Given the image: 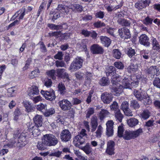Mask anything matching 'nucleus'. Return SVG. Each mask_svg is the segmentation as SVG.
Segmentation results:
<instances>
[{"instance_id": "nucleus-1", "label": "nucleus", "mask_w": 160, "mask_h": 160, "mask_svg": "<svg viewBox=\"0 0 160 160\" xmlns=\"http://www.w3.org/2000/svg\"><path fill=\"white\" fill-rule=\"evenodd\" d=\"M42 142L47 146H55L57 144L58 140L52 134H46L43 136Z\"/></svg>"}, {"instance_id": "nucleus-2", "label": "nucleus", "mask_w": 160, "mask_h": 160, "mask_svg": "<svg viewBox=\"0 0 160 160\" xmlns=\"http://www.w3.org/2000/svg\"><path fill=\"white\" fill-rule=\"evenodd\" d=\"M83 62V59L82 57H77L71 63L68 70L72 72L81 68L82 66Z\"/></svg>"}, {"instance_id": "nucleus-3", "label": "nucleus", "mask_w": 160, "mask_h": 160, "mask_svg": "<svg viewBox=\"0 0 160 160\" xmlns=\"http://www.w3.org/2000/svg\"><path fill=\"white\" fill-rule=\"evenodd\" d=\"M27 134L24 133H22L20 134L17 142V147L22 148L28 143V136H27Z\"/></svg>"}, {"instance_id": "nucleus-4", "label": "nucleus", "mask_w": 160, "mask_h": 160, "mask_svg": "<svg viewBox=\"0 0 160 160\" xmlns=\"http://www.w3.org/2000/svg\"><path fill=\"white\" fill-rule=\"evenodd\" d=\"M41 93L45 99L47 100L52 101L55 99L56 97L55 92L52 89H51L49 91L42 90Z\"/></svg>"}, {"instance_id": "nucleus-5", "label": "nucleus", "mask_w": 160, "mask_h": 160, "mask_svg": "<svg viewBox=\"0 0 160 160\" xmlns=\"http://www.w3.org/2000/svg\"><path fill=\"white\" fill-rule=\"evenodd\" d=\"M146 72L148 76L152 78H154L155 75L157 76H158L160 73L159 68L156 66L150 67L148 68Z\"/></svg>"}, {"instance_id": "nucleus-6", "label": "nucleus", "mask_w": 160, "mask_h": 160, "mask_svg": "<svg viewBox=\"0 0 160 160\" xmlns=\"http://www.w3.org/2000/svg\"><path fill=\"white\" fill-rule=\"evenodd\" d=\"M113 97L112 93L104 92L102 93L101 99L104 104H109L112 100Z\"/></svg>"}, {"instance_id": "nucleus-7", "label": "nucleus", "mask_w": 160, "mask_h": 160, "mask_svg": "<svg viewBox=\"0 0 160 160\" xmlns=\"http://www.w3.org/2000/svg\"><path fill=\"white\" fill-rule=\"evenodd\" d=\"M60 136L62 141L65 142L70 141L72 137L71 132L67 129L63 130L61 132Z\"/></svg>"}, {"instance_id": "nucleus-8", "label": "nucleus", "mask_w": 160, "mask_h": 160, "mask_svg": "<svg viewBox=\"0 0 160 160\" xmlns=\"http://www.w3.org/2000/svg\"><path fill=\"white\" fill-rule=\"evenodd\" d=\"M90 50L93 54H102L104 52V50L102 47L97 44L92 45L91 46Z\"/></svg>"}, {"instance_id": "nucleus-9", "label": "nucleus", "mask_w": 160, "mask_h": 160, "mask_svg": "<svg viewBox=\"0 0 160 160\" xmlns=\"http://www.w3.org/2000/svg\"><path fill=\"white\" fill-rule=\"evenodd\" d=\"M58 105L63 111L68 110L72 106L71 103L66 99H63L59 101Z\"/></svg>"}, {"instance_id": "nucleus-10", "label": "nucleus", "mask_w": 160, "mask_h": 160, "mask_svg": "<svg viewBox=\"0 0 160 160\" xmlns=\"http://www.w3.org/2000/svg\"><path fill=\"white\" fill-rule=\"evenodd\" d=\"M118 32L119 35L122 39H124L130 38L131 37L129 29L125 27L119 29Z\"/></svg>"}, {"instance_id": "nucleus-11", "label": "nucleus", "mask_w": 160, "mask_h": 160, "mask_svg": "<svg viewBox=\"0 0 160 160\" xmlns=\"http://www.w3.org/2000/svg\"><path fill=\"white\" fill-rule=\"evenodd\" d=\"M57 76L61 78H66L68 81H69V75L66 72V70L64 68H58L56 70Z\"/></svg>"}, {"instance_id": "nucleus-12", "label": "nucleus", "mask_w": 160, "mask_h": 160, "mask_svg": "<svg viewBox=\"0 0 160 160\" xmlns=\"http://www.w3.org/2000/svg\"><path fill=\"white\" fill-rule=\"evenodd\" d=\"M139 42L145 47H149L150 42H149V38L145 34H142L139 38Z\"/></svg>"}, {"instance_id": "nucleus-13", "label": "nucleus", "mask_w": 160, "mask_h": 160, "mask_svg": "<svg viewBox=\"0 0 160 160\" xmlns=\"http://www.w3.org/2000/svg\"><path fill=\"white\" fill-rule=\"evenodd\" d=\"M107 148L106 152L109 155H112L114 154L115 142L112 141H109L107 143Z\"/></svg>"}, {"instance_id": "nucleus-14", "label": "nucleus", "mask_w": 160, "mask_h": 160, "mask_svg": "<svg viewBox=\"0 0 160 160\" xmlns=\"http://www.w3.org/2000/svg\"><path fill=\"white\" fill-rule=\"evenodd\" d=\"M122 86L121 85H119L118 86H112L110 88L111 92L115 96H119L122 92Z\"/></svg>"}, {"instance_id": "nucleus-15", "label": "nucleus", "mask_w": 160, "mask_h": 160, "mask_svg": "<svg viewBox=\"0 0 160 160\" xmlns=\"http://www.w3.org/2000/svg\"><path fill=\"white\" fill-rule=\"evenodd\" d=\"M133 94L137 99L140 101H141L144 99L147 98L148 97L147 93H143V92H140L136 89L134 90Z\"/></svg>"}, {"instance_id": "nucleus-16", "label": "nucleus", "mask_w": 160, "mask_h": 160, "mask_svg": "<svg viewBox=\"0 0 160 160\" xmlns=\"http://www.w3.org/2000/svg\"><path fill=\"white\" fill-rule=\"evenodd\" d=\"M90 125L91 127V131L92 132H94L98 125V118L95 116H93L91 118Z\"/></svg>"}, {"instance_id": "nucleus-17", "label": "nucleus", "mask_w": 160, "mask_h": 160, "mask_svg": "<svg viewBox=\"0 0 160 160\" xmlns=\"http://www.w3.org/2000/svg\"><path fill=\"white\" fill-rule=\"evenodd\" d=\"M101 42L105 47H108L111 42V40L106 36H101L100 37Z\"/></svg>"}, {"instance_id": "nucleus-18", "label": "nucleus", "mask_w": 160, "mask_h": 160, "mask_svg": "<svg viewBox=\"0 0 160 160\" xmlns=\"http://www.w3.org/2000/svg\"><path fill=\"white\" fill-rule=\"evenodd\" d=\"M76 47L80 51H86L87 50V48L85 40L82 39L80 42L77 43Z\"/></svg>"}, {"instance_id": "nucleus-19", "label": "nucleus", "mask_w": 160, "mask_h": 160, "mask_svg": "<svg viewBox=\"0 0 160 160\" xmlns=\"http://www.w3.org/2000/svg\"><path fill=\"white\" fill-rule=\"evenodd\" d=\"M33 120L35 126L41 127L42 125V116L37 114L33 118Z\"/></svg>"}, {"instance_id": "nucleus-20", "label": "nucleus", "mask_w": 160, "mask_h": 160, "mask_svg": "<svg viewBox=\"0 0 160 160\" xmlns=\"http://www.w3.org/2000/svg\"><path fill=\"white\" fill-rule=\"evenodd\" d=\"M39 127L38 126L34 125L31 128H29V131L32 132L34 137H36L40 134V132L38 128Z\"/></svg>"}, {"instance_id": "nucleus-21", "label": "nucleus", "mask_w": 160, "mask_h": 160, "mask_svg": "<svg viewBox=\"0 0 160 160\" xmlns=\"http://www.w3.org/2000/svg\"><path fill=\"white\" fill-rule=\"evenodd\" d=\"M23 105L25 108L27 112H29L34 111V108L31 105V103H30L29 102L26 101H23Z\"/></svg>"}, {"instance_id": "nucleus-22", "label": "nucleus", "mask_w": 160, "mask_h": 160, "mask_svg": "<svg viewBox=\"0 0 160 160\" xmlns=\"http://www.w3.org/2000/svg\"><path fill=\"white\" fill-rule=\"evenodd\" d=\"M117 22L119 24L122 26L130 27V22L123 18H118Z\"/></svg>"}, {"instance_id": "nucleus-23", "label": "nucleus", "mask_w": 160, "mask_h": 160, "mask_svg": "<svg viewBox=\"0 0 160 160\" xmlns=\"http://www.w3.org/2000/svg\"><path fill=\"white\" fill-rule=\"evenodd\" d=\"M39 93V90L38 87L36 86H33L28 92V95L31 97L35 95H37Z\"/></svg>"}, {"instance_id": "nucleus-24", "label": "nucleus", "mask_w": 160, "mask_h": 160, "mask_svg": "<svg viewBox=\"0 0 160 160\" xmlns=\"http://www.w3.org/2000/svg\"><path fill=\"white\" fill-rule=\"evenodd\" d=\"M138 120L135 118H131L128 120L127 123L128 125L131 127H133L138 124Z\"/></svg>"}, {"instance_id": "nucleus-25", "label": "nucleus", "mask_w": 160, "mask_h": 160, "mask_svg": "<svg viewBox=\"0 0 160 160\" xmlns=\"http://www.w3.org/2000/svg\"><path fill=\"white\" fill-rule=\"evenodd\" d=\"M122 79L121 77L113 76V78H111V82L112 83V86H118L119 85H121L119 82H120L121 80Z\"/></svg>"}, {"instance_id": "nucleus-26", "label": "nucleus", "mask_w": 160, "mask_h": 160, "mask_svg": "<svg viewBox=\"0 0 160 160\" xmlns=\"http://www.w3.org/2000/svg\"><path fill=\"white\" fill-rule=\"evenodd\" d=\"M152 48L154 50L158 51L160 49V45L156 38L152 37Z\"/></svg>"}, {"instance_id": "nucleus-27", "label": "nucleus", "mask_w": 160, "mask_h": 160, "mask_svg": "<svg viewBox=\"0 0 160 160\" xmlns=\"http://www.w3.org/2000/svg\"><path fill=\"white\" fill-rule=\"evenodd\" d=\"M58 91L61 95H64L66 92V88L64 84L62 82L59 83L58 85Z\"/></svg>"}, {"instance_id": "nucleus-28", "label": "nucleus", "mask_w": 160, "mask_h": 160, "mask_svg": "<svg viewBox=\"0 0 160 160\" xmlns=\"http://www.w3.org/2000/svg\"><path fill=\"white\" fill-rule=\"evenodd\" d=\"M71 8L74 11L81 12L83 10V7L80 5L78 4H74L72 5Z\"/></svg>"}, {"instance_id": "nucleus-29", "label": "nucleus", "mask_w": 160, "mask_h": 160, "mask_svg": "<svg viewBox=\"0 0 160 160\" xmlns=\"http://www.w3.org/2000/svg\"><path fill=\"white\" fill-rule=\"evenodd\" d=\"M114 115L117 121L121 122L123 118V115L121 112L120 110H118L114 112Z\"/></svg>"}, {"instance_id": "nucleus-30", "label": "nucleus", "mask_w": 160, "mask_h": 160, "mask_svg": "<svg viewBox=\"0 0 160 160\" xmlns=\"http://www.w3.org/2000/svg\"><path fill=\"white\" fill-rule=\"evenodd\" d=\"M125 52L130 58H132L136 54L135 49L131 47L125 49Z\"/></svg>"}, {"instance_id": "nucleus-31", "label": "nucleus", "mask_w": 160, "mask_h": 160, "mask_svg": "<svg viewBox=\"0 0 160 160\" xmlns=\"http://www.w3.org/2000/svg\"><path fill=\"white\" fill-rule=\"evenodd\" d=\"M125 140H129L133 138L132 131H126L124 133V135L122 137Z\"/></svg>"}, {"instance_id": "nucleus-32", "label": "nucleus", "mask_w": 160, "mask_h": 160, "mask_svg": "<svg viewBox=\"0 0 160 160\" xmlns=\"http://www.w3.org/2000/svg\"><path fill=\"white\" fill-rule=\"evenodd\" d=\"M67 9V8L66 6L59 4L55 10L60 13H63L66 12Z\"/></svg>"}, {"instance_id": "nucleus-33", "label": "nucleus", "mask_w": 160, "mask_h": 160, "mask_svg": "<svg viewBox=\"0 0 160 160\" xmlns=\"http://www.w3.org/2000/svg\"><path fill=\"white\" fill-rule=\"evenodd\" d=\"M109 112L106 110L102 109L100 111L99 117L100 119L102 120L107 116L109 115Z\"/></svg>"}, {"instance_id": "nucleus-34", "label": "nucleus", "mask_w": 160, "mask_h": 160, "mask_svg": "<svg viewBox=\"0 0 160 160\" xmlns=\"http://www.w3.org/2000/svg\"><path fill=\"white\" fill-rule=\"evenodd\" d=\"M36 108L38 111L44 113L47 110V105L46 103H41L40 104L37 105Z\"/></svg>"}, {"instance_id": "nucleus-35", "label": "nucleus", "mask_w": 160, "mask_h": 160, "mask_svg": "<svg viewBox=\"0 0 160 160\" xmlns=\"http://www.w3.org/2000/svg\"><path fill=\"white\" fill-rule=\"evenodd\" d=\"M151 112L148 110H145L140 114V117L146 120L150 116Z\"/></svg>"}, {"instance_id": "nucleus-36", "label": "nucleus", "mask_w": 160, "mask_h": 160, "mask_svg": "<svg viewBox=\"0 0 160 160\" xmlns=\"http://www.w3.org/2000/svg\"><path fill=\"white\" fill-rule=\"evenodd\" d=\"M85 139L81 136L78 135L74 138V142H78L82 145L85 142Z\"/></svg>"}, {"instance_id": "nucleus-37", "label": "nucleus", "mask_w": 160, "mask_h": 160, "mask_svg": "<svg viewBox=\"0 0 160 160\" xmlns=\"http://www.w3.org/2000/svg\"><path fill=\"white\" fill-rule=\"evenodd\" d=\"M7 146L9 148H12L15 147H17V142L16 143V140L14 138H12L9 141L8 144L4 145V148H5Z\"/></svg>"}, {"instance_id": "nucleus-38", "label": "nucleus", "mask_w": 160, "mask_h": 160, "mask_svg": "<svg viewBox=\"0 0 160 160\" xmlns=\"http://www.w3.org/2000/svg\"><path fill=\"white\" fill-rule=\"evenodd\" d=\"M81 149L87 155L89 154L92 152V148L89 143H87L85 146L82 147Z\"/></svg>"}, {"instance_id": "nucleus-39", "label": "nucleus", "mask_w": 160, "mask_h": 160, "mask_svg": "<svg viewBox=\"0 0 160 160\" xmlns=\"http://www.w3.org/2000/svg\"><path fill=\"white\" fill-rule=\"evenodd\" d=\"M40 73V71L38 68H37L35 69L31 72L29 74V77L31 79H33L38 77Z\"/></svg>"}, {"instance_id": "nucleus-40", "label": "nucleus", "mask_w": 160, "mask_h": 160, "mask_svg": "<svg viewBox=\"0 0 160 160\" xmlns=\"http://www.w3.org/2000/svg\"><path fill=\"white\" fill-rule=\"evenodd\" d=\"M115 68L113 66H109L107 69L106 72L107 76H109L112 75L114 74L115 72Z\"/></svg>"}, {"instance_id": "nucleus-41", "label": "nucleus", "mask_w": 160, "mask_h": 160, "mask_svg": "<svg viewBox=\"0 0 160 160\" xmlns=\"http://www.w3.org/2000/svg\"><path fill=\"white\" fill-rule=\"evenodd\" d=\"M138 69V66L137 64L134 65V64H131L127 69V71L129 72H135Z\"/></svg>"}, {"instance_id": "nucleus-42", "label": "nucleus", "mask_w": 160, "mask_h": 160, "mask_svg": "<svg viewBox=\"0 0 160 160\" xmlns=\"http://www.w3.org/2000/svg\"><path fill=\"white\" fill-rule=\"evenodd\" d=\"M122 85H121L122 86V88H128L130 87L131 83H130L129 80L128 78H125L122 80Z\"/></svg>"}, {"instance_id": "nucleus-43", "label": "nucleus", "mask_w": 160, "mask_h": 160, "mask_svg": "<svg viewBox=\"0 0 160 160\" xmlns=\"http://www.w3.org/2000/svg\"><path fill=\"white\" fill-rule=\"evenodd\" d=\"M113 56L116 59H120L122 57V54L118 49H115L113 50Z\"/></svg>"}, {"instance_id": "nucleus-44", "label": "nucleus", "mask_w": 160, "mask_h": 160, "mask_svg": "<svg viewBox=\"0 0 160 160\" xmlns=\"http://www.w3.org/2000/svg\"><path fill=\"white\" fill-rule=\"evenodd\" d=\"M109 83V80L107 78L105 77H102L100 80L99 84L103 86L108 85Z\"/></svg>"}, {"instance_id": "nucleus-45", "label": "nucleus", "mask_w": 160, "mask_h": 160, "mask_svg": "<svg viewBox=\"0 0 160 160\" xmlns=\"http://www.w3.org/2000/svg\"><path fill=\"white\" fill-rule=\"evenodd\" d=\"M130 106L134 109H138L140 107V105L138 101L133 100L131 101Z\"/></svg>"}, {"instance_id": "nucleus-46", "label": "nucleus", "mask_w": 160, "mask_h": 160, "mask_svg": "<svg viewBox=\"0 0 160 160\" xmlns=\"http://www.w3.org/2000/svg\"><path fill=\"white\" fill-rule=\"evenodd\" d=\"M50 14L51 17H52V20L53 21H55L60 17V13L55 10L54 12H50Z\"/></svg>"}, {"instance_id": "nucleus-47", "label": "nucleus", "mask_w": 160, "mask_h": 160, "mask_svg": "<svg viewBox=\"0 0 160 160\" xmlns=\"http://www.w3.org/2000/svg\"><path fill=\"white\" fill-rule=\"evenodd\" d=\"M103 128L101 125H99L96 131L95 132L96 136L98 138L101 137L102 134V132Z\"/></svg>"}, {"instance_id": "nucleus-48", "label": "nucleus", "mask_w": 160, "mask_h": 160, "mask_svg": "<svg viewBox=\"0 0 160 160\" xmlns=\"http://www.w3.org/2000/svg\"><path fill=\"white\" fill-rule=\"evenodd\" d=\"M135 7L138 10L142 9L143 8H145L142 0L138 1L136 2L135 4Z\"/></svg>"}, {"instance_id": "nucleus-49", "label": "nucleus", "mask_w": 160, "mask_h": 160, "mask_svg": "<svg viewBox=\"0 0 160 160\" xmlns=\"http://www.w3.org/2000/svg\"><path fill=\"white\" fill-rule=\"evenodd\" d=\"M55 73V71L54 69H52L47 72V74L48 76L52 78L53 79H55L56 78V76Z\"/></svg>"}, {"instance_id": "nucleus-50", "label": "nucleus", "mask_w": 160, "mask_h": 160, "mask_svg": "<svg viewBox=\"0 0 160 160\" xmlns=\"http://www.w3.org/2000/svg\"><path fill=\"white\" fill-rule=\"evenodd\" d=\"M110 107L111 110L114 111V112L120 110L118 108V104L116 101L113 102L112 104L110 106Z\"/></svg>"}, {"instance_id": "nucleus-51", "label": "nucleus", "mask_w": 160, "mask_h": 160, "mask_svg": "<svg viewBox=\"0 0 160 160\" xmlns=\"http://www.w3.org/2000/svg\"><path fill=\"white\" fill-rule=\"evenodd\" d=\"M26 10V8H22L19 11H18L16 13H18V15L19 13H21L19 18V20L22 19L23 18V17L25 15V13Z\"/></svg>"}, {"instance_id": "nucleus-52", "label": "nucleus", "mask_w": 160, "mask_h": 160, "mask_svg": "<svg viewBox=\"0 0 160 160\" xmlns=\"http://www.w3.org/2000/svg\"><path fill=\"white\" fill-rule=\"evenodd\" d=\"M124 129L122 126H119L118 128V136L120 138L122 137L124 135Z\"/></svg>"}, {"instance_id": "nucleus-53", "label": "nucleus", "mask_w": 160, "mask_h": 160, "mask_svg": "<svg viewBox=\"0 0 160 160\" xmlns=\"http://www.w3.org/2000/svg\"><path fill=\"white\" fill-rule=\"evenodd\" d=\"M133 138H137L143 132L142 128H139L137 130L132 131Z\"/></svg>"}, {"instance_id": "nucleus-54", "label": "nucleus", "mask_w": 160, "mask_h": 160, "mask_svg": "<svg viewBox=\"0 0 160 160\" xmlns=\"http://www.w3.org/2000/svg\"><path fill=\"white\" fill-rule=\"evenodd\" d=\"M48 26L50 28L53 30H59L62 29V28L61 26L55 25L51 23H48Z\"/></svg>"}, {"instance_id": "nucleus-55", "label": "nucleus", "mask_w": 160, "mask_h": 160, "mask_svg": "<svg viewBox=\"0 0 160 160\" xmlns=\"http://www.w3.org/2000/svg\"><path fill=\"white\" fill-rule=\"evenodd\" d=\"M87 112L86 117V118H89L91 115L93 114L94 113V108H88L87 109Z\"/></svg>"}, {"instance_id": "nucleus-56", "label": "nucleus", "mask_w": 160, "mask_h": 160, "mask_svg": "<svg viewBox=\"0 0 160 160\" xmlns=\"http://www.w3.org/2000/svg\"><path fill=\"white\" fill-rule=\"evenodd\" d=\"M55 110L53 108H50L48 110H47L43 114L46 117H48L51 115L53 114L55 112Z\"/></svg>"}, {"instance_id": "nucleus-57", "label": "nucleus", "mask_w": 160, "mask_h": 160, "mask_svg": "<svg viewBox=\"0 0 160 160\" xmlns=\"http://www.w3.org/2000/svg\"><path fill=\"white\" fill-rule=\"evenodd\" d=\"M94 27L97 28H100L102 27H104L105 24L103 22H102L101 21H98L95 22L93 24Z\"/></svg>"}, {"instance_id": "nucleus-58", "label": "nucleus", "mask_w": 160, "mask_h": 160, "mask_svg": "<svg viewBox=\"0 0 160 160\" xmlns=\"http://www.w3.org/2000/svg\"><path fill=\"white\" fill-rule=\"evenodd\" d=\"M153 20L152 18L147 17L143 20V23L147 25H150L152 24Z\"/></svg>"}, {"instance_id": "nucleus-59", "label": "nucleus", "mask_w": 160, "mask_h": 160, "mask_svg": "<svg viewBox=\"0 0 160 160\" xmlns=\"http://www.w3.org/2000/svg\"><path fill=\"white\" fill-rule=\"evenodd\" d=\"M114 65L116 68L118 69H122L124 67L123 64L121 62H115Z\"/></svg>"}, {"instance_id": "nucleus-60", "label": "nucleus", "mask_w": 160, "mask_h": 160, "mask_svg": "<svg viewBox=\"0 0 160 160\" xmlns=\"http://www.w3.org/2000/svg\"><path fill=\"white\" fill-rule=\"evenodd\" d=\"M153 84L154 86L160 88V79L158 78H156L153 81Z\"/></svg>"}, {"instance_id": "nucleus-61", "label": "nucleus", "mask_w": 160, "mask_h": 160, "mask_svg": "<svg viewBox=\"0 0 160 160\" xmlns=\"http://www.w3.org/2000/svg\"><path fill=\"white\" fill-rule=\"evenodd\" d=\"M32 62V59L31 58H28L26 61L25 66L23 68V70H27L29 67V66Z\"/></svg>"}, {"instance_id": "nucleus-62", "label": "nucleus", "mask_w": 160, "mask_h": 160, "mask_svg": "<svg viewBox=\"0 0 160 160\" xmlns=\"http://www.w3.org/2000/svg\"><path fill=\"white\" fill-rule=\"evenodd\" d=\"M55 65L57 67H65L66 65L63 61L57 60L55 62Z\"/></svg>"}, {"instance_id": "nucleus-63", "label": "nucleus", "mask_w": 160, "mask_h": 160, "mask_svg": "<svg viewBox=\"0 0 160 160\" xmlns=\"http://www.w3.org/2000/svg\"><path fill=\"white\" fill-rule=\"evenodd\" d=\"M45 145H46L42 142H42H39L38 143L37 146V148L40 150H44L46 148Z\"/></svg>"}, {"instance_id": "nucleus-64", "label": "nucleus", "mask_w": 160, "mask_h": 160, "mask_svg": "<svg viewBox=\"0 0 160 160\" xmlns=\"http://www.w3.org/2000/svg\"><path fill=\"white\" fill-rule=\"evenodd\" d=\"M75 75L77 79L81 80L83 78L84 74L81 72H78L75 73Z\"/></svg>"}]
</instances>
